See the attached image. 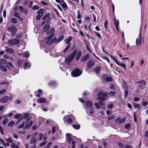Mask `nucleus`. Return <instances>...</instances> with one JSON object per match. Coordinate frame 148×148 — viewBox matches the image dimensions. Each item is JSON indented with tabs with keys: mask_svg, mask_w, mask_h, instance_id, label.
Listing matches in <instances>:
<instances>
[{
	"mask_svg": "<svg viewBox=\"0 0 148 148\" xmlns=\"http://www.w3.org/2000/svg\"><path fill=\"white\" fill-rule=\"evenodd\" d=\"M11 22L13 23H16L17 22V19L16 18H12L11 19Z\"/></svg>",
	"mask_w": 148,
	"mask_h": 148,
	"instance_id": "e433bc0d",
	"label": "nucleus"
},
{
	"mask_svg": "<svg viewBox=\"0 0 148 148\" xmlns=\"http://www.w3.org/2000/svg\"><path fill=\"white\" fill-rule=\"evenodd\" d=\"M95 64V62L92 60H90L87 62V67L88 69L91 68Z\"/></svg>",
	"mask_w": 148,
	"mask_h": 148,
	"instance_id": "f8f14e48",
	"label": "nucleus"
},
{
	"mask_svg": "<svg viewBox=\"0 0 148 148\" xmlns=\"http://www.w3.org/2000/svg\"><path fill=\"white\" fill-rule=\"evenodd\" d=\"M66 140L68 141V143H70L72 140V134L69 133H67L66 134Z\"/></svg>",
	"mask_w": 148,
	"mask_h": 148,
	"instance_id": "2eb2a0df",
	"label": "nucleus"
},
{
	"mask_svg": "<svg viewBox=\"0 0 148 148\" xmlns=\"http://www.w3.org/2000/svg\"><path fill=\"white\" fill-rule=\"evenodd\" d=\"M101 69V67L100 66H97L95 67L94 70L97 73H99Z\"/></svg>",
	"mask_w": 148,
	"mask_h": 148,
	"instance_id": "b1692460",
	"label": "nucleus"
},
{
	"mask_svg": "<svg viewBox=\"0 0 148 148\" xmlns=\"http://www.w3.org/2000/svg\"><path fill=\"white\" fill-rule=\"evenodd\" d=\"M82 73L81 70L77 68L71 73V75L73 76L77 77L80 75Z\"/></svg>",
	"mask_w": 148,
	"mask_h": 148,
	"instance_id": "423d86ee",
	"label": "nucleus"
},
{
	"mask_svg": "<svg viewBox=\"0 0 148 148\" xmlns=\"http://www.w3.org/2000/svg\"><path fill=\"white\" fill-rule=\"evenodd\" d=\"M5 141L6 142H9L11 143H13V141L10 138H7L5 139Z\"/></svg>",
	"mask_w": 148,
	"mask_h": 148,
	"instance_id": "bf43d9fd",
	"label": "nucleus"
},
{
	"mask_svg": "<svg viewBox=\"0 0 148 148\" xmlns=\"http://www.w3.org/2000/svg\"><path fill=\"white\" fill-rule=\"evenodd\" d=\"M72 38L71 36L69 37L68 38L65 39L64 42L66 44H69L70 42L71 41Z\"/></svg>",
	"mask_w": 148,
	"mask_h": 148,
	"instance_id": "5701e85b",
	"label": "nucleus"
},
{
	"mask_svg": "<svg viewBox=\"0 0 148 148\" xmlns=\"http://www.w3.org/2000/svg\"><path fill=\"white\" fill-rule=\"evenodd\" d=\"M86 112L87 114H92L94 113L93 110L92 108H90L89 109H87Z\"/></svg>",
	"mask_w": 148,
	"mask_h": 148,
	"instance_id": "393cba45",
	"label": "nucleus"
},
{
	"mask_svg": "<svg viewBox=\"0 0 148 148\" xmlns=\"http://www.w3.org/2000/svg\"><path fill=\"white\" fill-rule=\"evenodd\" d=\"M125 119L124 118H123L121 119H120L119 123V124H121L123 123L125 121Z\"/></svg>",
	"mask_w": 148,
	"mask_h": 148,
	"instance_id": "680f3d73",
	"label": "nucleus"
},
{
	"mask_svg": "<svg viewBox=\"0 0 148 148\" xmlns=\"http://www.w3.org/2000/svg\"><path fill=\"white\" fill-rule=\"evenodd\" d=\"M7 29L10 32L11 34L13 36H14V35L16 32V27L14 25H12L11 27H8Z\"/></svg>",
	"mask_w": 148,
	"mask_h": 148,
	"instance_id": "39448f33",
	"label": "nucleus"
},
{
	"mask_svg": "<svg viewBox=\"0 0 148 148\" xmlns=\"http://www.w3.org/2000/svg\"><path fill=\"white\" fill-rule=\"evenodd\" d=\"M6 91V90L5 89H2L0 90V94H1L4 93Z\"/></svg>",
	"mask_w": 148,
	"mask_h": 148,
	"instance_id": "5fc2aeb1",
	"label": "nucleus"
},
{
	"mask_svg": "<svg viewBox=\"0 0 148 148\" xmlns=\"http://www.w3.org/2000/svg\"><path fill=\"white\" fill-rule=\"evenodd\" d=\"M31 66V64L29 62H26L25 64V69H27L29 68Z\"/></svg>",
	"mask_w": 148,
	"mask_h": 148,
	"instance_id": "2f4dec72",
	"label": "nucleus"
},
{
	"mask_svg": "<svg viewBox=\"0 0 148 148\" xmlns=\"http://www.w3.org/2000/svg\"><path fill=\"white\" fill-rule=\"evenodd\" d=\"M11 147L12 148H19V147L17 146L16 144L14 143H12L11 145Z\"/></svg>",
	"mask_w": 148,
	"mask_h": 148,
	"instance_id": "c9c22d12",
	"label": "nucleus"
},
{
	"mask_svg": "<svg viewBox=\"0 0 148 148\" xmlns=\"http://www.w3.org/2000/svg\"><path fill=\"white\" fill-rule=\"evenodd\" d=\"M114 106L112 104H110L108 105L107 108H110V109H111Z\"/></svg>",
	"mask_w": 148,
	"mask_h": 148,
	"instance_id": "052dcab7",
	"label": "nucleus"
},
{
	"mask_svg": "<svg viewBox=\"0 0 148 148\" xmlns=\"http://www.w3.org/2000/svg\"><path fill=\"white\" fill-rule=\"evenodd\" d=\"M8 97L7 96H4L2 98H0V101L3 103L7 102Z\"/></svg>",
	"mask_w": 148,
	"mask_h": 148,
	"instance_id": "ddd939ff",
	"label": "nucleus"
},
{
	"mask_svg": "<svg viewBox=\"0 0 148 148\" xmlns=\"http://www.w3.org/2000/svg\"><path fill=\"white\" fill-rule=\"evenodd\" d=\"M8 64L12 68L14 67V66L11 62H9Z\"/></svg>",
	"mask_w": 148,
	"mask_h": 148,
	"instance_id": "69168bd1",
	"label": "nucleus"
},
{
	"mask_svg": "<svg viewBox=\"0 0 148 148\" xmlns=\"http://www.w3.org/2000/svg\"><path fill=\"white\" fill-rule=\"evenodd\" d=\"M94 105L97 108H99L101 107V106H100V104H99L98 103H95Z\"/></svg>",
	"mask_w": 148,
	"mask_h": 148,
	"instance_id": "de8ad7c7",
	"label": "nucleus"
},
{
	"mask_svg": "<svg viewBox=\"0 0 148 148\" xmlns=\"http://www.w3.org/2000/svg\"><path fill=\"white\" fill-rule=\"evenodd\" d=\"M134 107L138 108H140L141 107V106L138 104H135L134 105Z\"/></svg>",
	"mask_w": 148,
	"mask_h": 148,
	"instance_id": "49530a36",
	"label": "nucleus"
},
{
	"mask_svg": "<svg viewBox=\"0 0 148 148\" xmlns=\"http://www.w3.org/2000/svg\"><path fill=\"white\" fill-rule=\"evenodd\" d=\"M89 59V55L88 54H87L81 60L82 62H85L88 60Z\"/></svg>",
	"mask_w": 148,
	"mask_h": 148,
	"instance_id": "a211bd4d",
	"label": "nucleus"
},
{
	"mask_svg": "<svg viewBox=\"0 0 148 148\" xmlns=\"http://www.w3.org/2000/svg\"><path fill=\"white\" fill-rule=\"evenodd\" d=\"M8 120L7 118H5L3 121V124L4 125H5L8 122Z\"/></svg>",
	"mask_w": 148,
	"mask_h": 148,
	"instance_id": "a19ab883",
	"label": "nucleus"
},
{
	"mask_svg": "<svg viewBox=\"0 0 148 148\" xmlns=\"http://www.w3.org/2000/svg\"><path fill=\"white\" fill-rule=\"evenodd\" d=\"M1 142L2 143L3 146L5 148L6 147V145L5 141L2 139H1L0 140Z\"/></svg>",
	"mask_w": 148,
	"mask_h": 148,
	"instance_id": "79ce46f5",
	"label": "nucleus"
},
{
	"mask_svg": "<svg viewBox=\"0 0 148 148\" xmlns=\"http://www.w3.org/2000/svg\"><path fill=\"white\" fill-rule=\"evenodd\" d=\"M44 12V10L41 9H40L37 12V13L39 15V16H42L43 15Z\"/></svg>",
	"mask_w": 148,
	"mask_h": 148,
	"instance_id": "a878e982",
	"label": "nucleus"
},
{
	"mask_svg": "<svg viewBox=\"0 0 148 148\" xmlns=\"http://www.w3.org/2000/svg\"><path fill=\"white\" fill-rule=\"evenodd\" d=\"M142 39L141 38V34H140L138 36V38H137L136 40V43L137 45L138 44L139 46L142 44Z\"/></svg>",
	"mask_w": 148,
	"mask_h": 148,
	"instance_id": "9d476101",
	"label": "nucleus"
},
{
	"mask_svg": "<svg viewBox=\"0 0 148 148\" xmlns=\"http://www.w3.org/2000/svg\"><path fill=\"white\" fill-rule=\"evenodd\" d=\"M18 8L21 13H23L24 12H25L26 13L27 12V11H24L23 7L21 6H19L18 7Z\"/></svg>",
	"mask_w": 148,
	"mask_h": 148,
	"instance_id": "473e14b6",
	"label": "nucleus"
},
{
	"mask_svg": "<svg viewBox=\"0 0 148 148\" xmlns=\"http://www.w3.org/2000/svg\"><path fill=\"white\" fill-rule=\"evenodd\" d=\"M82 55V52L81 51H79L77 53V56L76 57V60H78L80 58Z\"/></svg>",
	"mask_w": 148,
	"mask_h": 148,
	"instance_id": "412c9836",
	"label": "nucleus"
},
{
	"mask_svg": "<svg viewBox=\"0 0 148 148\" xmlns=\"http://www.w3.org/2000/svg\"><path fill=\"white\" fill-rule=\"evenodd\" d=\"M118 65H120L121 67H123V68H125V65L124 63H119L118 62L117 64Z\"/></svg>",
	"mask_w": 148,
	"mask_h": 148,
	"instance_id": "a18cd8bd",
	"label": "nucleus"
},
{
	"mask_svg": "<svg viewBox=\"0 0 148 148\" xmlns=\"http://www.w3.org/2000/svg\"><path fill=\"white\" fill-rule=\"evenodd\" d=\"M50 25L46 24L43 27V30L44 32H47L50 29Z\"/></svg>",
	"mask_w": 148,
	"mask_h": 148,
	"instance_id": "aec40b11",
	"label": "nucleus"
},
{
	"mask_svg": "<svg viewBox=\"0 0 148 148\" xmlns=\"http://www.w3.org/2000/svg\"><path fill=\"white\" fill-rule=\"evenodd\" d=\"M5 108V107L4 106H0V111H2Z\"/></svg>",
	"mask_w": 148,
	"mask_h": 148,
	"instance_id": "774afa93",
	"label": "nucleus"
},
{
	"mask_svg": "<svg viewBox=\"0 0 148 148\" xmlns=\"http://www.w3.org/2000/svg\"><path fill=\"white\" fill-rule=\"evenodd\" d=\"M139 98L137 97H134L133 99V100L135 101H139Z\"/></svg>",
	"mask_w": 148,
	"mask_h": 148,
	"instance_id": "338daca9",
	"label": "nucleus"
},
{
	"mask_svg": "<svg viewBox=\"0 0 148 148\" xmlns=\"http://www.w3.org/2000/svg\"><path fill=\"white\" fill-rule=\"evenodd\" d=\"M36 139L35 138V137H32L30 141V143L32 144L36 143Z\"/></svg>",
	"mask_w": 148,
	"mask_h": 148,
	"instance_id": "c756f323",
	"label": "nucleus"
},
{
	"mask_svg": "<svg viewBox=\"0 0 148 148\" xmlns=\"http://www.w3.org/2000/svg\"><path fill=\"white\" fill-rule=\"evenodd\" d=\"M114 21L115 25L116 27V28L117 30L118 31V27H119V21L118 19L116 20V18H114Z\"/></svg>",
	"mask_w": 148,
	"mask_h": 148,
	"instance_id": "f3484780",
	"label": "nucleus"
},
{
	"mask_svg": "<svg viewBox=\"0 0 148 148\" xmlns=\"http://www.w3.org/2000/svg\"><path fill=\"white\" fill-rule=\"evenodd\" d=\"M55 29L53 27H51L50 30L47 33L48 34H51L47 38V40H49L53 37L54 34Z\"/></svg>",
	"mask_w": 148,
	"mask_h": 148,
	"instance_id": "6e6552de",
	"label": "nucleus"
},
{
	"mask_svg": "<svg viewBox=\"0 0 148 148\" xmlns=\"http://www.w3.org/2000/svg\"><path fill=\"white\" fill-rule=\"evenodd\" d=\"M0 69H1L2 71L4 72L6 71L7 70V68L4 65H0Z\"/></svg>",
	"mask_w": 148,
	"mask_h": 148,
	"instance_id": "7c9ffc66",
	"label": "nucleus"
},
{
	"mask_svg": "<svg viewBox=\"0 0 148 148\" xmlns=\"http://www.w3.org/2000/svg\"><path fill=\"white\" fill-rule=\"evenodd\" d=\"M75 142L73 140V141H72V143H71V144H72V147L71 148H75Z\"/></svg>",
	"mask_w": 148,
	"mask_h": 148,
	"instance_id": "3c124183",
	"label": "nucleus"
},
{
	"mask_svg": "<svg viewBox=\"0 0 148 148\" xmlns=\"http://www.w3.org/2000/svg\"><path fill=\"white\" fill-rule=\"evenodd\" d=\"M43 136V134H42L40 133V134H39L38 136V138H39V140H40L42 139Z\"/></svg>",
	"mask_w": 148,
	"mask_h": 148,
	"instance_id": "603ef678",
	"label": "nucleus"
},
{
	"mask_svg": "<svg viewBox=\"0 0 148 148\" xmlns=\"http://www.w3.org/2000/svg\"><path fill=\"white\" fill-rule=\"evenodd\" d=\"M5 52L7 53L11 54L13 53L14 52V50L11 48H9L7 47H5Z\"/></svg>",
	"mask_w": 148,
	"mask_h": 148,
	"instance_id": "9b49d317",
	"label": "nucleus"
},
{
	"mask_svg": "<svg viewBox=\"0 0 148 148\" xmlns=\"http://www.w3.org/2000/svg\"><path fill=\"white\" fill-rule=\"evenodd\" d=\"M114 117H115V116L113 115L109 116L108 117V120H112V119H114Z\"/></svg>",
	"mask_w": 148,
	"mask_h": 148,
	"instance_id": "864d4df0",
	"label": "nucleus"
},
{
	"mask_svg": "<svg viewBox=\"0 0 148 148\" xmlns=\"http://www.w3.org/2000/svg\"><path fill=\"white\" fill-rule=\"evenodd\" d=\"M56 1L60 3L64 11H66L68 9V7L64 0H56Z\"/></svg>",
	"mask_w": 148,
	"mask_h": 148,
	"instance_id": "f03ea898",
	"label": "nucleus"
},
{
	"mask_svg": "<svg viewBox=\"0 0 148 148\" xmlns=\"http://www.w3.org/2000/svg\"><path fill=\"white\" fill-rule=\"evenodd\" d=\"M8 42L10 46H13L18 44L20 42V40L17 39H10Z\"/></svg>",
	"mask_w": 148,
	"mask_h": 148,
	"instance_id": "0eeeda50",
	"label": "nucleus"
},
{
	"mask_svg": "<svg viewBox=\"0 0 148 148\" xmlns=\"http://www.w3.org/2000/svg\"><path fill=\"white\" fill-rule=\"evenodd\" d=\"M139 84L138 86L139 87L140 89H142L145 88V86L146 84L145 81L144 80H142L141 81L137 82Z\"/></svg>",
	"mask_w": 148,
	"mask_h": 148,
	"instance_id": "1a4fd4ad",
	"label": "nucleus"
},
{
	"mask_svg": "<svg viewBox=\"0 0 148 148\" xmlns=\"http://www.w3.org/2000/svg\"><path fill=\"white\" fill-rule=\"evenodd\" d=\"M73 127L75 129H79L80 128V125H75V124H73L72 125Z\"/></svg>",
	"mask_w": 148,
	"mask_h": 148,
	"instance_id": "72a5a7b5",
	"label": "nucleus"
},
{
	"mask_svg": "<svg viewBox=\"0 0 148 148\" xmlns=\"http://www.w3.org/2000/svg\"><path fill=\"white\" fill-rule=\"evenodd\" d=\"M14 16L16 17L21 20H23V19L21 17V15L17 12H15L14 13Z\"/></svg>",
	"mask_w": 148,
	"mask_h": 148,
	"instance_id": "dca6fc26",
	"label": "nucleus"
},
{
	"mask_svg": "<svg viewBox=\"0 0 148 148\" xmlns=\"http://www.w3.org/2000/svg\"><path fill=\"white\" fill-rule=\"evenodd\" d=\"M130 123H127L124 126V128L126 129H128L130 127Z\"/></svg>",
	"mask_w": 148,
	"mask_h": 148,
	"instance_id": "c03bdc74",
	"label": "nucleus"
},
{
	"mask_svg": "<svg viewBox=\"0 0 148 148\" xmlns=\"http://www.w3.org/2000/svg\"><path fill=\"white\" fill-rule=\"evenodd\" d=\"M103 76L106 78V80L107 82L111 81L112 80V78L111 77L107 76L106 75H104Z\"/></svg>",
	"mask_w": 148,
	"mask_h": 148,
	"instance_id": "4be33fe9",
	"label": "nucleus"
},
{
	"mask_svg": "<svg viewBox=\"0 0 148 148\" xmlns=\"http://www.w3.org/2000/svg\"><path fill=\"white\" fill-rule=\"evenodd\" d=\"M46 100V99L44 98H39L37 99V101L40 103H45Z\"/></svg>",
	"mask_w": 148,
	"mask_h": 148,
	"instance_id": "6ab92c4d",
	"label": "nucleus"
},
{
	"mask_svg": "<svg viewBox=\"0 0 148 148\" xmlns=\"http://www.w3.org/2000/svg\"><path fill=\"white\" fill-rule=\"evenodd\" d=\"M108 23V22L107 20H106L104 23V26L106 29H107V25Z\"/></svg>",
	"mask_w": 148,
	"mask_h": 148,
	"instance_id": "e2e57ef3",
	"label": "nucleus"
},
{
	"mask_svg": "<svg viewBox=\"0 0 148 148\" xmlns=\"http://www.w3.org/2000/svg\"><path fill=\"white\" fill-rule=\"evenodd\" d=\"M71 44L70 43L69 45L66 47L64 51V53L71 46Z\"/></svg>",
	"mask_w": 148,
	"mask_h": 148,
	"instance_id": "37998d69",
	"label": "nucleus"
},
{
	"mask_svg": "<svg viewBox=\"0 0 148 148\" xmlns=\"http://www.w3.org/2000/svg\"><path fill=\"white\" fill-rule=\"evenodd\" d=\"M22 116L21 114H16L14 116V118L15 119H18L20 118L21 116Z\"/></svg>",
	"mask_w": 148,
	"mask_h": 148,
	"instance_id": "4c0bfd02",
	"label": "nucleus"
},
{
	"mask_svg": "<svg viewBox=\"0 0 148 148\" xmlns=\"http://www.w3.org/2000/svg\"><path fill=\"white\" fill-rule=\"evenodd\" d=\"M78 15H77V18L78 19H81V15L80 14V12L79 11H77Z\"/></svg>",
	"mask_w": 148,
	"mask_h": 148,
	"instance_id": "6e6d98bb",
	"label": "nucleus"
},
{
	"mask_svg": "<svg viewBox=\"0 0 148 148\" xmlns=\"http://www.w3.org/2000/svg\"><path fill=\"white\" fill-rule=\"evenodd\" d=\"M25 124V122H23V123L22 124L18 126V129H21V128H22L24 126Z\"/></svg>",
	"mask_w": 148,
	"mask_h": 148,
	"instance_id": "09e8293b",
	"label": "nucleus"
},
{
	"mask_svg": "<svg viewBox=\"0 0 148 148\" xmlns=\"http://www.w3.org/2000/svg\"><path fill=\"white\" fill-rule=\"evenodd\" d=\"M42 19L43 20L46 19V22H47V23L49 22L51 20L49 14H47V15H44L42 18Z\"/></svg>",
	"mask_w": 148,
	"mask_h": 148,
	"instance_id": "4468645a",
	"label": "nucleus"
},
{
	"mask_svg": "<svg viewBox=\"0 0 148 148\" xmlns=\"http://www.w3.org/2000/svg\"><path fill=\"white\" fill-rule=\"evenodd\" d=\"M76 53V51H75L72 52L70 55L66 59V62L67 64H69V62H71L75 57Z\"/></svg>",
	"mask_w": 148,
	"mask_h": 148,
	"instance_id": "20e7f679",
	"label": "nucleus"
},
{
	"mask_svg": "<svg viewBox=\"0 0 148 148\" xmlns=\"http://www.w3.org/2000/svg\"><path fill=\"white\" fill-rule=\"evenodd\" d=\"M52 42H58L57 41V39L56 37L54 38L52 40Z\"/></svg>",
	"mask_w": 148,
	"mask_h": 148,
	"instance_id": "0e129e2a",
	"label": "nucleus"
},
{
	"mask_svg": "<svg viewBox=\"0 0 148 148\" xmlns=\"http://www.w3.org/2000/svg\"><path fill=\"white\" fill-rule=\"evenodd\" d=\"M56 84V82H54L51 81L49 83V84L51 86H55Z\"/></svg>",
	"mask_w": 148,
	"mask_h": 148,
	"instance_id": "13d9d810",
	"label": "nucleus"
},
{
	"mask_svg": "<svg viewBox=\"0 0 148 148\" xmlns=\"http://www.w3.org/2000/svg\"><path fill=\"white\" fill-rule=\"evenodd\" d=\"M64 38V36L63 35H62L60 36L57 39L58 42L62 40Z\"/></svg>",
	"mask_w": 148,
	"mask_h": 148,
	"instance_id": "58836bf2",
	"label": "nucleus"
},
{
	"mask_svg": "<svg viewBox=\"0 0 148 148\" xmlns=\"http://www.w3.org/2000/svg\"><path fill=\"white\" fill-rule=\"evenodd\" d=\"M23 56L25 57H28L29 56V52L28 51H26L25 52H24L23 53Z\"/></svg>",
	"mask_w": 148,
	"mask_h": 148,
	"instance_id": "f704fd0d",
	"label": "nucleus"
},
{
	"mask_svg": "<svg viewBox=\"0 0 148 148\" xmlns=\"http://www.w3.org/2000/svg\"><path fill=\"white\" fill-rule=\"evenodd\" d=\"M39 6L37 5H35L33 6L32 8L33 10H37L39 9Z\"/></svg>",
	"mask_w": 148,
	"mask_h": 148,
	"instance_id": "4d7b16f0",
	"label": "nucleus"
},
{
	"mask_svg": "<svg viewBox=\"0 0 148 148\" xmlns=\"http://www.w3.org/2000/svg\"><path fill=\"white\" fill-rule=\"evenodd\" d=\"M86 104L88 107H91L93 105V103L90 101H87L86 102Z\"/></svg>",
	"mask_w": 148,
	"mask_h": 148,
	"instance_id": "cd10ccee",
	"label": "nucleus"
},
{
	"mask_svg": "<svg viewBox=\"0 0 148 148\" xmlns=\"http://www.w3.org/2000/svg\"><path fill=\"white\" fill-rule=\"evenodd\" d=\"M64 122L67 124H71L73 121H74L75 118L72 115L65 116L64 118Z\"/></svg>",
	"mask_w": 148,
	"mask_h": 148,
	"instance_id": "f257e3e1",
	"label": "nucleus"
},
{
	"mask_svg": "<svg viewBox=\"0 0 148 148\" xmlns=\"http://www.w3.org/2000/svg\"><path fill=\"white\" fill-rule=\"evenodd\" d=\"M33 124V121H30L29 123H27L25 125V128H27L28 127H30Z\"/></svg>",
	"mask_w": 148,
	"mask_h": 148,
	"instance_id": "bb28decb",
	"label": "nucleus"
},
{
	"mask_svg": "<svg viewBox=\"0 0 148 148\" xmlns=\"http://www.w3.org/2000/svg\"><path fill=\"white\" fill-rule=\"evenodd\" d=\"M97 96L99 97L97 99L102 101L105 100L106 98L107 97L106 93L103 92L101 91H100L98 93Z\"/></svg>",
	"mask_w": 148,
	"mask_h": 148,
	"instance_id": "7ed1b4c3",
	"label": "nucleus"
},
{
	"mask_svg": "<svg viewBox=\"0 0 148 148\" xmlns=\"http://www.w3.org/2000/svg\"><path fill=\"white\" fill-rule=\"evenodd\" d=\"M23 115L25 118H27L29 116V114L27 113H26L23 114Z\"/></svg>",
	"mask_w": 148,
	"mask_h": 148,
	"instance_id": "8fccbe9b",
	"label": "nucleus"
},
{
	"mask_svg": "<svg viewBox=\"0 0 148 148\" xmlns=\"http://www.w3.org/2000/svg\"><path fill=\"white\" fill-rule=\"evenodd\" d=\"M7 60L4 59H2L0 60V65L5 64L6 63Z\"/></svg>",
	"mask_w": 148,
	"mask_h": 148,
	"instance_id": "c85d7f7f",
	"label": "nucleus"
},
{
	"mask_svg": "<svg viewBox=\"0 0 148 148\" xmlns=\"http://www.w3.org/2000/svg\"><path fill=\"white\" fill-rule=\"evenodd\" d=\"M14 123H15V122L14 121H11L9 123V124H8V126L12 127L14 125Z\"/></svg>",
	"mask_w": 148,
	"mask_h": 148,
	"instance_id": "ea45409f",
	"label": "nucleus"
}]
</instances>
